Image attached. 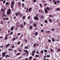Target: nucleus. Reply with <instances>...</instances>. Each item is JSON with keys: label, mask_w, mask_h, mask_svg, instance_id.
I'll use <instances>...</instances> for the list:
<instances>
[{"label": "nucleus", "mask_w": 60, "mask_h": 60, "mask_svg": "<svg viewBox=\"0 0 60 60\" xmlns=\"http://www.w3.org/2000/svg\"><path fill=\"white\" fill-rule=\"evenodd\" d=\"M60 51V49H59L58 50V52H59Z\"/></svg>", "instance_id": "nucleus-59"}, {"label": "nucleus", "mask_w": 60, "mask_h": 60, "mask_svg": "<svg viewBox=\"0 0 60 60\" xmlns=\"http://www.w3.org/2000/svg\"><path fill=\"white\" fill-rule=\"evenodd\" d=\"M8 55H7L5 57H8Z\"/></svg>", "instance_id": "nucleus-53"}, {"label": "nucleus", "mask_w": 60, "mask_h": 60, "mask_svg": "<svg viewBox=\"0 0 60 60\" xmlns=\"http://www.w3.org/2000/svg\"><path fill=\"white\" fill-rule=\"evenodd\" d=\"M7 39V37L6 36L5 38V40H6Z\"/></svg>", "instance_id": "nucleus-34"}, {"label": "nucleus", "mask_w": 60, "mask_h": 60, "mask_svg": "<svg viewBox=\"0 0 60 60\" xmlns=\"http://www.w3.org/2000/svg\"><path fill=\"white\" fill-rule=\"evenodd\" d=\"M34 27H36V26H37V25L36 24V23H34Z\"/></svg>", "instance_id": "nucleus-9"}, {"label": "nucleus", "mask_w": 60, "mask_h": 60, "mask_svg": "<svg viewBox=\"0 0 60 60\" xmlns=\"http://www.w3.org/2000/svg\"><path fill=\"white\" fill-rule=\"evenodd\" d=\"M16 17H15V16H14V18H13V19H16Z\"/></svg>", "instance_id": "nucleus-61"}, {"label": "nucleus", "mask_w": 60, "mask_h": 60, "mask_svg": "<svg viewBox=\"0 0 60 60\" xmlns=\"http://www.w3.org/2000/svg\"><path fill=\"white\" fill-rule=\"evenodd\" d=\"M52 41H55V39H54V38H52Z\"/></svg>", "instance_id": "nucleus-10"}, {"label": "nucleus", "mask_w": 60, "mask_h": 60, "mask_svg": "<svg viewBox=\"0 0 60 60\" xmlns=\"http://www.w3.org/2000/svg\"><path fill=\"white\" fill-rule=\"evenodd\" d=\"M20 41H19L18 43V45H19V44H20Z\"/></svg>", "instance_id": "nucleus-23"}, {"label": "nucleus", "mask_w": 60, "mask_h": 60, "mask_svg": "<svg viewBox=\"0 0 60 60\" xmlns=\"http://www.w3.org/2000/svg\"><path fill=\"white\" fill-rule=\"evenodd\" d=\"M30 18V16H29L28 17V19H29Z\"/></svg>", "instance_id": "nucleus-57"}, {"label": "nucleus", "mask_w": 60, "mask_h": 60, "mask_svg": "<svg viewBox=\"0 0 60 60\" xmlns=\"http://www.w3.org/2000/svg\"><path fill=\"white\" fill-rule=\"evenodd\" d=\"M1 24H3V21H1Z\"/></svg>", "instance_id": "nucleus-55"}, {"label": "nucleus", "mask_w": 60, "mask_h": 60, "mask_svg": "<svg viewBox=\"0 0 60 60\" xmlns=\"http://www.w3.org/2000/svg\"><path fill=\"white\" fill-rule=\"evenodd\" d=\"M10 44H8L7 45H6L5 46V47H8V46H10Z\"/></svg>", "instance_id": "nucleus-13"}, {"label": "nucleus", "mask_w": 60, "mask_h": 60, "mask_svg": "<svg viewBox=\"0 0 60 60\" xmlns=\"http://www.w3.org/2000/svg\"><path fill=\"white\" fill-rule=\"evenodd\" d=\"M48 41L49 42H51V40L50 39H49L48 40Z\"/></svg>", "instance_id": "nucleus-47"}, {"label": "nucleus", "mask_w": 60, "mask_h": 60, "mask_svg": "<svg viewBox=\"0 0 60 60\" xmlns=\"http://www.w3.org/2000/svg\"><path fill=\"white\" fill-rule=\"evenodd\" d=\"M34 19H35V20H38V17L35 16L34 18Z\"/></svg>", "instance_id": "nucleus-6"}, {"label": "nucleus", "mask_w": 60, "mask_h": 60, "mask_svg": "<svg viewBox=\"0 0 60 60\" xmlns=\"http://www.w3.org/2000/svg\"><path fill=\"white\" fill-rule=\"evenodd\" d=\"M31 10H32V8H30L29 9V11H30Z\"/></svg>", "instance_id": "nucleus-19"}, {"label": "nucleus", "mask_w": 60, "mask_h": 60, "mask_svg": "<svg viewBox=\"0 0 60 60\" xmlns=\"http://www.w3.org/2000/svg\"><path fill=\"white\" fill-rule=\"evenodd\" d=\"M45 23H48V21L47 20L45 19Z\"/></svg>", "instance_id": "nucleus-15"}, {"label": "nucleus", "mask_w": 60, "mask_h": 60, "mask_svg": "<svg viewBox=\"0 0 60 60\" xmlns=\"http://www.w3.org/2000/svg\"><path fill=\"white\" fill-rule=\"evenodd\" d=\"M9 34H8V35H7L6 34V36L7 37V36H9Z\"/></svg>", "instance_id": "nucleus-50"}, {"label": "nucleus", "mask_w": 60, "mask_h": 60, "mask_svg": "<svg viewBox=\"0 0 60 60\" xmlns=\"http://www.w3.org/2000/svg\"><path fill=\"white\" fill-rule=\"evenodd\" d=\"M45 14L49 12L48 10L45 9Z\"/></svg>", "instance_id": "nucleus-4"}, {"label": "nucleus", "mask_w": 60, "mask_h": 60, "mask_svg": "<svg viewBox=\"0 0 60 60\" xmlns=\"http://www.w3.org/2000/svg\"><path fill=\"white\" fill-rule=\"evenodd\" d=\"M39 12H41V11L40 10H39Z\"/></svg>", "instance_id": "nucleus-63"}, {"label": "nucleus", "mask_w": 60, "mask_h": 60, "mask_svg": "<svg viewBox=\"0 0 60 60\" xmlns=\"http://www.w3.org/2000/svg\"><path fill=\"white\" fill-rule=\"evenodd\" d=\"M44 52H47V50H44Z\"/></svg>", "instance_id": "nucleus-31"}, {"label": "nucleus", "mask_w": 60, "mask_h": 60, "mask_svg": "<svg viewBox=\"0 0 60 60\" xmlns=\"http://www.w3.org/2000/svg\"><path fill=\"white\" fill-rule=\"evenodd\" d=\"M41 53H43V50H42L41 52Z\"/></svg>", "instance_id": "nucleus-46"}, {"label": "nucleus", "mask_w": 60, "mask_h": 60, "mask_svg": "<svg viewBox=\"0 0 60 60\" xmlns=\"http://www.w3.org/2000/svg\"><path fill=\"white\" fill-rule=\"evenodd\" d=\"M49 16L50 17H52V15H49Z\"/></svg>", "instance_id": "nucleus-52"}, {"label": "nucleus", "mask_w": 60, "mask_h": 60, "mask_svg": "<svg viewBox=\"0 0 60 60\" xmlns=\"http://www.w3.org/2000/svg\"><path fill=\"white\" fill-rule=\"evenodd\" d=\"M50 51H51V52H53V49H51Z\"/></svg>", "instance_id": "nucleus-40"}, {"label": "nucleus", "mask_w": 60, "mask_h": 60, "mask_svg": "<svg viewBox=\"0 0 60 60\" xmlns=\"http://www.w3.org/2000/svg\"><path fill=\"white\" fill-rule=\"evenodd\" d=\"M25 16H23V18H22V19H25Z\"/></svg>", "instance_id": "nucleus-28"}, {"label": "nucleus", "mask_w": 60, "mask_h": 60, "mask_svg": "<svg viewBox=\"0 0 60 60\" xmlns=\"http://www.w3.org/2000/svg\"><path fill=\"white\" fill-rule=\"evenodd\" d=\"M35 34L36 36V35H37L38 33H37V32H36L35 33Z\"/></svg>", "instance_id": "nucleus-30"}, {"label": "nucleus", "mask_w": 60, "mask_h": 60, "mask_svg": "<svg viewBox=\"0 0 60 60\" xmlns=\"http://www.w3.org/2000/svg\"><path fill=\"white\" fill-rule=\"evenodd\" d=\"M39 5H40V7L41 8H42V5L40 4V3L39 4Z\"/></svg>", "instance_id": "nucleus-14"}, {"label": "nucleus", "mask_w": 60, "mask_h": 60, "mask_svg": "<svg viewBox=\"0 0 60 60\" xmlns=\"http://www.w3.org/2000/svg\"><path fill=\"white\" fill-rule=\"evenodd\" d=\"M35 52V50H34L32 52V53H34Z\"/></svg>", "instance_id": "nucleus-44"}, {"label": "nucleus", "mask_w": 60, "mask_h": 60, "mask_svg": "<svg viewBox=\"0 0 60 60\" xmlns=\"http://www.w3.org/2000/svg\"><path fill=\"white\" fill-rule=\"evenodd\" d=\"M56 10L57 11H59L60 10V8H57L56 9Z\"/></svg>", "instance_id": "nucleus-11"}, {"label": "nucleus", "mask_w": 60, "mask_h": 60, "mask_svg": "<svg viewBox=\"0 0 60 60\" xmlns=\"http://www.w3.org/2000/svg\"><path fill=\"white\" fill-rule=\"evenodd\" d=\"M11 49H9L8 50V51H11Z\"/></svg>", "instance_id": "nucleus-51"}, {"label": "nucleus", "mask_w": 60, "mask_h": 60, "mask_svg": "<svg viewBox=\"0 0 60 60\" xmlns=\"http://www.w3.org/2000/svg\"><path fill=\"white\" fill-rule=\"evenodd\" d=\"M15 15L16 16H18V14L17 13H15Z\"/></svg>", "instance_id": "nucleus-38"}, {"label": "nucleus", "mask_w": 60, "mask_h": 60, "mask_svg": "<svg viewBox=\"0 0 60 60\" xmlns=\"http://www.w3.org/2000/svg\"><path fill=\"white\" fill-rule=\"evenodd\" d=\"M26 24V22H24V25H25Z\"/></svg>", "instance_id": "nucleus-58"}, {"label": "nucleus", "mask_w": 60, "mask_h": 60, "mask_svg": "<svg viewBox=\"0 0 60 60\" xmlns=\"http://www.w3.org/2000/svg\"><path fill=\"white\" fill-rule=\"evenodd\" d=\"M44 31V30H41V32H43Z\"/></svg>", "instance_id": "nucleus-39"}, {"label": "nucleus", "mask_w": 60, "mask_h": 60, "mask_svg": "<svg viewBox=\"0 0 60 60\" xmlns=\"http://www.w3.org/2000/svg\"><path fill=\"white\" fill-rule=\"evenodd\" d=\"M13 6H14V5H11V8H12Z\"/></svg>", "instance_id": "nucleus-33"}, {"label": "nucleus", "mask_w": 60, "mask_h": 60, "mask_svg": "<svg viewBox=\"0 0 60 60\" xmlns=\"http://www.w3.org/2000/svg\"><path fill=\"white\" fill-rule=\"evenodd\" d=\"M35 56L37 57H38V55H36Z\"/></svg>", "instance_id": "nucleus-62"}, {"label": "nucleus", "mask_w": 60, "mask_h": 60, "mask_svg": "<svg viewBox=\"0 0 60 60\" xmlns=\"http://www.w3.org/2000/svg\"><path fill=\"white\" fill-rule=\"evenodd\" d=\"M19 14H20V12H19L18 13V15H19Z\"/></svg>", "instance_id": "nucleus-54"}, {"label": "nucleus", "mask_w": 60, "mask_h": 60, "mask_svg": "<svg viewBox=\"0 0 60 60\" xmlns=\"http://www.w3.org/2000/svg\"><path fill=\"white\" fill-rule=\"evenodd\" d=\"M3 15L4 16H5V14L4 15V13H3Z\"/></svg>", "instance_id": "nucleus-41"}, {"label": "nucleus", "mask_w": 60, "mask_h": 60, "mask_svg": "<svg viewBox=\"0 0 60 60\" xmlns=\"http://www.w3.org/2000/svg\"><path fill=\"white\" fill-rule=\"evenodd\" d=\"M6 5H9V3L8 2H6Z\"/></svg>", "instance_id": "nucleus-17"}, {"label": "nucleus", "mask_w": 60, "mask_h": 60, "mask_svg": "<svg viewBox=\"0 0 60 60\" xmlns=\"http://www.w3.org/2000/svg\"><path fill=\"white\" fill-rule=\"evenodd\" d=\"M19 15V16L20 17H22V14L21 13H20V14Z\"/></svg>", "instance_id": "nucleus-22"}, {"label": "nucleus", "mask_w": 60, "mask_h": 60, "mask_svg": "<svg viewBox=\"0 0 60 60\" xmlns=\"http://www.w3.org/2000/svg\"><path fill=\"white\" fill-rule=\"evenodd\" d=\"M19 5L20 7H21V4L19 2Z\"/></svg>", "instance_id": "nucleus-25"}, {"label": "nucleus", "mask_w": 60, "mask_h": 60, "mask_svg": "<svg viewBox=\"0 0 60 60\" xmlns=\"http://www.w3.org/2000/svg\"><path fill=\"white\" fill-rule=\"evenodd\" d=\"M46 56H44V58H46Z\"/></svg>", "instance_id": "nucleus-60"}, {"label": "nucleus", "mask_w": 60, "mask_h": 60, "mask_svg": "<svg viewBox=\"0 0 60 60\" xmlns=\"http://www.w3.org/2000/svg\"><path fill=\"white\" fill-rule=\"evenodd\" d=\"M45 9H46V10H49V11H50V10L49 9V7H46Z\"/></svg>", "instance_id": "nucleus-8"}, {"label": "nucleus", "mask_w": 60, "mask_h": 60, "mask_svg": "<svg viewBox=\"0 0 60 60\" xmlns=\"http://www.w3.org/2000/svg\"><path fill=\"white\" fill-rule=\"evenodd\" d=\"M24 51L26 52L27 54H28V52L27 50H24Z\"/></svg>", "instance_id": "nucleus-7"}, {"label": "nucleus", "mask_w": 60, "mask_h": 60, "mask_svg": "<svg viewBox=\"0 0 60 60\" xmlns=\"http://www.w3.org/2000/svg\"><path fill=\"white\" fill-rule=\"evenodd\" d=\"M57 2L58 4L59 3H60V1L59 0H57Z\"/></svg>", "instance_id": "nucleus-26"}, {"label": "nucleus", "mask_w": 60, "mask_h": 60, "mask_svg": "<svg viewBox=\"0 0 60 60\" xmlns=\"http://www.w3.org/2000/svg\"><path fill=\"white\" fill-rule=\"evenodd\" d=\"M24 41H25L26 43L27 42V41L26 39H25L24 40Z\"/></svg>", "instance_id": "nucleus-18"}, {"label": "nucleus", "mask_w": 60, "mask_h": 60, "mask_svg": "<svg viewBox=\"0 0 60 60\" xmlns=\"http://www.w3.org/2000/svg\"><path fill=\"white\" fill-rule=\"evenodd\" d=\"M24 3H22V6H24Z\"/></svg>", "instance_id": "nucleus-49"}, {"label": "nucleus", "mask_w": 60, "mask_h": 60, "mask_svg": "<svg viewBox=\"0 0 60 60\" xmlns=\"http://www.w3.org/2000/svg\"><path fill=\"white\" fill-rule=\"evenodd\" d=\"M5 2H6L5 0L3 2V4H5Z\"/></svg>", "instance_id": "nucleus-36"}, {"label": "nucleus", "mask_w": 60, "mask_h": 60, "mask_svg": "<svg viewBox=\"0 0 60 60\" xmlns=\"http://www.w3.org/2000/svg\"><path fill=\"white\" fill-rule=\"evenodd\" d=\"M15 27V26H13L12 27H11L10 29H11V31H12V30H13V28H14V27Z\"/></svg>", "instance_id": "nucleus-5"}, {"label": "nucleus", "mask_w": 60, "mask_h": 60, "mask_svg": "<svg viewBox=\"0 0 60 60\" xmlns=\"http://www.w3.org/2000/svg\"><path fill=\"white\" fill-rule=\"evenodd\" d=\"M43 60H46V59L45 58H44Z\"/></svg>", "instance_id": "nucleus-64"}, {"label": "nucleus", "mask_w": 60, "mask_h": 60, "mask_svg": "<svg viewBox=\"0 0 60 60\" xmlns=\"http://www.w3.org/2000/svg\"><path fill=\"white\" fill-rule=\"evenodd\" d=\"M20 26H21L22 28H23V26L22 24H20Z\"/></svg>", "instance_id": "nucleus-35"}, {"label": "nucleus", "mask_w": 60, "mask_h": 60, "mask_svg": "<svg viewBox=\"0 0 60 60\" xmlns=\"http://www.w3.org/2000/svg\"><path fill=\"white\" fill-rule=\"evenodd\" d=\"M47 57L49 58L50 57V55H47Z\"/></svg>", "instance_id": "nucleus-27"}, {"label": "nucleus", "mask_w": 60, "mask_h": 60, "mask_svg": "<svg viewBox=\"0 0 60 60\" xmlns=\"http://www.w3.org/2000/svg\"><path fill=\"white\" fill-rule=\"evenodd\" d=\"M33 1L34 3H36V0H33Z\"/></svg>", "instance_id": "nucleus-43"}, {"label": "nucleus", "mask_w": 60, "mask_h": 60, "mask_svg": "<svg viewBox=\"0 0 60 60\" xmlns=\"http://www.w3.org/2000/svg\"><path fill=\"white\" fill-rule=\"evenodd\" d=\"M24 49H28V47L27 46H25L24 47Z\"/></svg>", "instance_id": "nucleus-16"}, {"label": "nucleus", "mask_w": 60, "mask_h": 60, "mask_svg": "<svg viewBox=\"0 0 60 60\" xmlns=\"http://www.w3.org/2000/svg\"><path fill=\"white\" fill-rule=\"evenodd\" d=\"M14 47V46L13 45L11 47V48H12V49H13Z\"/></svg>", "instance_id": "nucleus-48"}, {"label": "nucleus", "mask_w": 60, "mask_h": 60, "mask_svg": "<svg viewBox=\"0 0 60 60\" xmlns=\"http://www.w3.org/2000/svg\"><path fill=\"white\" fill-rule=\"evenodd\" d=\"M14 1L13 0L12 2H11V4L12 5H14Z\"/></svg>", "instance_id": "nucleus-3"}, {"label": "nucleus", "mask_w": 60, "mask_h": 60, "mask_svg": "<svg viewBox=\"0 0 60 60\" xmlns=\"http://www.w3.org/2000/svg\"><path fill=\"white\" fill-rule=\"evenodd\" d=\"M30 29H32V26H30Z\"/></svg>", "instance_id": "nucleus-37"}, {"label": "nucleus", "mask_w": 60, "mask_h": 60, "mask_svg": "<svg viewBox=\"0 0 60 60\" xmlns=\"http://www.w3.org/2000/svg\"><path fill=\"white\" fill-rule=\"evenodd\" d=\"M54 4L55 5H56V4L57 3H56V2L55 1H54Z\"/></svg>", "instance_id": "nucleus-12"}, {"label": "nucleus", "mask_w": 60, "mask_h": 60, "mask_svg": "<svg viewBox=\"0 0 60 60\" xmlns=\"http://www.w3.org/2000/svg\"><path fill=\"white\" fill-rule=\"evenodd\" d=\"M11 13V10L10 9H8V11H7V14L8 15H9Z\"/></svg>", "instance_id": "nucleus-1"}, {"label": "nucleus", "mask_w": 60, "mask_h": 60, "mask_svg": "<svg viewBox=\"0 0 60 60\" xmlns=\"http://www.w3.org/2000/svg\"><path fill=\"white\" fill-rule=\"evenodd\" d=\"M49 21L50 22V23H51L52 22V20L50 19H49Z\"/></svg>", "instance_id": "nucleus-21"}, {"label": "nucleus", "mask_w": 60, "mask_h": 60, "mask_svg": "<svg viewBox=\"0 0 60 60\" xmlns=\"http://www.w3.org/2000/svg\"><path fill=\"white\" fill-rule=\"evenodd\" d=\"M23 46V44H22L21 45V46L22 47Z\"/></svg>", "instance_id": "nucleus-56"}, {"label": "nucleus", "mask_w": 60, "mask_h": 60, "mask_svg": "<svg viewBox=\"0 0 60 60\" xmlns=\"http://www.w3.org/2000/svg\"><path fill=\"white\" fill-rule=\"evenodd\" d=\"M32 56L30 57L29 58V60H31V59H32Z\"/></svg>", "instance_id": "nucleus-20"}, {"label": "nucleus", "mask_w": 60, "mask_h": 60, "mask_svg": "<svg viewBox=\"0 0 60 60\" xmlns=\"http://www.w3.org/2000/svg\"><path fill=\"white\" fill-rule=\"evenodd\" d=\"M20 53H17L16 54V55H18V56H19V55H20Z\"/></svg>", "instance_id": "nucleus-24"}, {"label": "nucleus", "mask_w": 60, "mask_h": 60, "mask_svg": "<svg viewBox=\"0 0 60 60\" xmlns=\"http://www.w3.org/2000/svg\"><path fill=\"white\" fill-rule=\"evenodd\" d=\"M13 34V32H11L10 33V35H12Z\"/></svg>", "instance_id": "nucleus-42"}, {"label": "nucleus", "mask_w": 60, "mask_h": 60, "mask_svg": "<svg viewBox=\"0 0 60 60\" xmlns=\"http://www.w3.org/2000/svg\"><path fill=\"white\" fill-rule=\"evenodd\" d=\"M1 11H2V12L4 11V9H1Z\"/></svg>", "instance_id": "nucleus-45"}, {"label": "nucleus", "mask_w": 60, "mask_h": 60, "mask_svg": "<svg viewBox=\"0 0 60 60\" xmlns=\"http://www.w3.org/2000/svg\"><path fill=\"white\" fill-rule=\"evenodd\" d=\"M51 30H52V31H54V30H55V29L52 28L51 29Z\"/></svg>", "instance_id": "nucleus-32"}, {"label": "nucleus", "mask_w": 60, "mask_h": 60, "mask_svg": "<svg viewBox=\"0 0 60 60\" xmlns=\"http://www.w3.org/2000/svg\"><path fill=\"white\" fill-rule=\"evenodd\" d=\"M5 55H6L5 54V52H4L2 53V56L3 57H4V56H5Z\"/></svg>", "instance_id": "nucleus-2"}, {"label": "nucleus", "mask_w": 60, "mask_h": 60, "mask_svg": "<svg viewBox=\"0 0 60 60\" xmlns=\"http://www.w3.org/2000/svg\"><path fill=\"white\" fill-rule=\"evenodd\" d=\"M37 44L36 43H35V44L33 45L34 47Z\"/></svg>", "instance_id": "nucleus-29"}]
</instances>
